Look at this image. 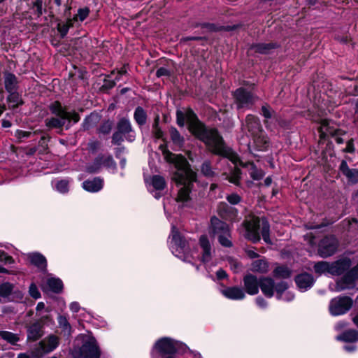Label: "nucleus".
<instances>
[{
	"label": "nucleus",
	"instance_id": "f257e3e1",
	"mask_svg": "<svg viewBox=\"0 0 358 358\" xmlns=\"http://www.w3.org/2000/svg\"><path fill=\"white\" fill-rule=\"evenodd\" d=\"M177 124L183 127L185 120L189 123V131L199 139L202 141L208 148L215 155L220 157H236L231 148L227 146L222 136L215 129L206 128L196 117L192 110L185 114L180 110L176 113Z\"/></svg>",
	"mask_w": 358,
	"mask_h": 358
},
{
	"label": "nucleus",
	"instance_id": "f03ea898",
	"mask_svg": "<svg viewBox=\"0 0 358 358\" xmlns=\"http://www.w3.org/2000/svg\"><path fill=\"white\" fill-rule=\"evenodd\" d=\"M173 169V179L178 185H182L178 190L176 199L180 207L192 206L190 192L193 183L196 182V174L191 169L186 158H164Z\"/></svg>",
	"mask_w": 358,
	"mask_h": 358
},
{
	"label": "nucleus",
	"instance_id": "7ed1b4c3",
	"mask_svg": "<svg viewBox=\"0 0 358 358\" xmlns=\"http://www.w3.org/2000/svg\"><path fill=\"white\" fill-rule=\"evenodd\" d=\"M320 125L318 128V132L320 134V142H319V150H321L320 157H334L335 153L332 150V145L330 143H324L327 138L329 137L334 138V141L338 144L343 143L344 140L341 137L343 134L341 131L338 128V126L331 120L327 119H322L320 120Z\"/></svg>",
	"mask_w": 358,
	"mask_h": 358
},
{
	"label": "nucleus",
	"instance_id": "20e7f679",
	"mask_svg": "<svg viewBox=\"0 0 358 358\" xmlns=\"http://www.w3.org/2000/svg\"><path fill=\"white\" fill-rule=\"evenodd\" d=\"M188 347L178 341L169 338L158 340L152 351V358H176L178 355H185Z\"/></svg>",
	"mask_w": 358,
	"mask_h": 358
},
{
	"label": "nucleus",
	"instance_id": "39448f33",
	"mask_svg": "<svg viewBox=\"0 0 358 358\" xmlns=\"http://www.w3.org/2000/svg\"><path fill=\"white\" fill-rule=\"evenodd\" d=\"M245 237L256 243L261 238V235L266 243H270L269 224L264 217H251L244 222Z\"/></svg>",
	"mask_w": 358,
	"mask_h": 358
},
{
	"label": "nucleus",
	"instance_id": "423d86ee",
	"mask_svg": "<svg viewBox=\"0 0 358 358\" xmlns=\"http://www.w3.org/2000/svg\"><path fill=\"white\" fill-rule=\"evenodd\" d=\"M50 110L55 117L45 120V124L50 128H61L66 126V128L69 129L71 121L76 123L80 120L78 113L67 111L58 101L51 105Z\"/></svg>",
	"mask_w": 358,
	"mask_h": 358
},
{
	"label": "nucleus",
	"instance_id": "0eeeda50",
	"mask_svg": "<svg viewBox=\"0 0 358 358\" xmlns=\"http://www.w3.org/2000/svg\"><path fill=\"white\" fill-rule=\"evenodd\" d=\"M229 159L234 164L235 169L229 176L228 180L230 182L234 183L236 185H239L241 174V170L238 168V166L245 169L250 178L254 180H260L265 175V172L261 168L258 167L257 164L252 162L243 160L247 158Z\"/></svg>",
	"mask_w": 358,
	"mask_h": 358
},
{
	"label": "nucleus",
	"instance_id": "6e6552de",
	"mask_svg": "<svg viewBox=\"0 0 358 358\" xmlns=\"http://www.w3.org/2000/svg\"><path fill=\"white\" fill-rule=\"evenodd\" d=\"M245 127L249 133L254 138V143L259 150H264L268 147L266 138L264 136L263 131L258 118L252 115H248L245 120Z\"/></svg>",
	"mask_w": 358,
	"mask_h": 358
},
{
	"label": "nucleus",
	"instance_id": "1a4fd4ad",
	"mask_svg": "<svg viewBox=\"0 0 358 358\" xmlns=\"http://www.w3.org/2000/svg\"><path fill=\"white\" fill-rule=\"evenodd\" d=\"M81 347H75L72 351L74 358H99L100 351L93 337L83 336Z\"/></svg>",
	"mask_w": 358,
	"mask_h": 358
},
{
	"label": "nucleus",
	"instance_id": "9d476101",
	"mask_svg": "<svg viewBox=\"0 0 358 358\" xmlns=\"http://www.w3.org/2000/svg\"><path fill=\"white\" fill-rule=\"evenodd\" d=\"M124 138L129 142H133L136 138L135 131L132 129L129 119L122 117L117 124V131L112 136V143L119 145L124 141Z\"/></svg>",
	"mask_w": 358,
	"mask_h": 358
},
{
	"label": "nucleus",
	"instance_id": "9b49d317",
	"mask_svg": "<svg viewBox=\"0 0 358 358\" xmlns=\"http://www.w3.org/2000/svg\"><path fill=\"white\" fill-rule=\"evenodd\" d=\"M210 222L212 232L214 235H217L219 243L224 247H231L232 243L228 224L215 217L211 218Z\"/></svg>",
	"mask_w": 358,
	"mask_h": 358
},
{
	"label": "nucleus",
	"instance_id": "f8f14e48",
	"mask_svg": "<svg viewBox=\"0 0 358 358\" xmlns=\"http://www.w3.org/2000/svg\"><path fill=\"white\" fill-rule=\"evenodd\" d=\"M171 250L172 253L182 259L185 257V254L189 247V242L182 236L175 226H172L171 228Z\"/></svg>",
	"mask_w": 358,
	"mask_h": 358
},
{
	"label": "nucleus",
	"instance_id": "ddd939ff",
	"mask_svg": "<svg viewBox=\"0 0 358 358\" xmlns=\"http://www.w3.org/2000/svg\"><path fill=\"white\" fill-rule=\"evenodd\" d=\"M353 305L352 299L347 296H337L329 303V309L333 316H338L348 312Z\"/></svg>",
	"mask_w": 358,
	"mask_h": 358
},
{
	"label": "nucleus",
	"instance_id": "4468645a",
	"mask_svg": "<svg viewBox=\"0 0 358 358\" xmlns=\"http://www.w3.org/2000/svg\"><path fill=\"white\" fill-rule=\"evenodd\" d=\"M59 338L55 335H50L42 340L38 345L31 350L33 358H41L44 354L53 351L59 345Z\"/></svg>",
	"mask_w": 358,
	"mask_h": 358
},
{
	"label": "nucleus",
	"instance_id": "2eb2a0df",
	"mask_svg": "<svg viewBox=\"0 0 358 358\" xmlns=\"http://www.w3.org/2000/svg\"><path fill=\"white\" fill-rule=\"evenodd\" d=\"M145 182L148 190L156 199H159L163 195V191L166 187V182L164 177L155 175L149 179L145 178Z\"/></svg>",
	"mask_w": 358,
	"mask_h": 358
},
{
	"label": "nucleus",
	"instance_id": "dca6fc26",
	"mask_svg": "<svg viewBox=\"0 0 358 358\" xmlns=\"http://www.w3.org/2000/svg\"><path fill=\"white\" fill-rule=\"evenodd\" d=\"M357 278H358V264L336 282L334 290L339 292L355 288Z\"/></svg>",
	"mask_w": 358,
	"mask_h": 358
},
{
	"label": "nucleus",
	"instance_id": "f3484780",
	"mask_svg": "<svg viewBox=\"0 0 358 358\" xmlns=\"http://www.w3.org/2000/svg\"><path fill=\"white\" fill-rule=\"evenodd\" d=\"M338 246V242L335 236H326L319 243L318 254L322 257H328L336 252Z\"/></svg>",
	"mask_w": 358,
	"mask_h": 358
},
{
	"label": "nucleus",
	"instance_id": "a211bd4d",
	"mask_svg": "<svg viewBox=\"0 0 358 358\" xmlns=\"http://www.w3.org/2000/svg\"><path fill=\"white\" fill-rule=\"evenodd\" d=\"M235 98L238 108H239L249 107L255 100V97L250 92L243 88H239L236 90Z\"/></svg>",
	"mask_w": 358,
	"mask_h": 358
},
{
	"label": "nucleus",
	"instance_id": "6ab92c4d",
	"mask_svg": "<svg viewBox=\"0 0 358 358\" xmlns=\"http://www.w3.org/2000/svg\"><path fill=\"white\" fill-rule=\"evenodd\" d=\"M352 263L348 258H342L330 263V275H340L350 268Z\"/></svg>",
	"mask_w": 358,
	"mask_h": 358
},
{
	"label": "nucleus",
	"instance_id": "aec40b11",
	"mask_svg": "<svg viewBox=\"0 0 358 358\" xmlns=\"http://www.w3.org/2000/svg\"><path fill=\"white\" fill-rule=\"evenodd\" d=\"M102 164L110 169H115V163L113 158H95L93 164L86 167V171L89 173H96L101 169Z\"/></svg>",
	"mask_w": 358,
	"mask_h": 358
},
{
	"label": "nucleus",
	"instance_id": "412c9836",
	"mask_svg": "<svg viewBox=\"0 0 358 358\" xmlns=\"http://www.w3.org/2000/svg\"><path fill=\"white\" fill-rule=\"evenodd\" d=\"M243 282L245 291L248 294L255 295L259 292V281L255 275H246L243 278Z\"/></svg>",
	"mask_w": 358,
	"mask_h": 358
},
{
	"label": "nucleus",
	"instance_id": "4be33fe9",
	"mask_svg": "<svg viewBox=\"0 0 358 358\" xmlns=\"http://www.w3.org/2000/svg\"><path fill=\"white\" fill-rule=\"evenodd\" d=\"M199 244L202 250L201 261L206 264L212 257L211 245L206 236L203 235L200 237Z\"/></svg>",
	"mask_w": 358,
	"mask_h": 358
},
{
	"label": "nucleus",
	"instance_id": "5701e85b",
	"mask_svg": "<svg viewBox=\"0 0 358 358\" xmlns=\"http://www.w3.org/2000/svg\"><path fill=\"white\" fill-rule=\"evenodd\" d=\"M295 282L299 289L301 292H305L313 285L314 279L310 274L303 273L296 277Z\"/></svg>",
	"mask_w": 358,
	"mask_h": 358
},
{
	"label": "nucleus",
	"instance_id": "b1692460",
	"mask_svg": "<svg viewBox=\"0 0 358 358\" xmlns=\"http://www.w3.org/2000/svg\"><path fill=\"white\" fill-rule=\"evenodd\" d=\"M340 169L347 178L348 182L351 184L358 182V169H350L345 161L341 162Z\"/></svg>",
	"mask_w": 358,
	"mask_h": 358
},
{
	"label": "nucleus",
	"instance_id": "393cba45",
	"mask_svg": "<svg viewBox=\"0 0 358 358\" xmlns=\"http://www.w3.org/2000/svg\"><path fill=\"white\" fill-rule=\"evenodd\" d=\"M275 283L271 278H262L259 280V287L262 293L267 297H272L274 294Z\"/></svg>",
	"mask_w": 358,
	"mask_h": 358
},
{
	"label": "nucleus",
	"instance_id": "a878e982",
	"mask_svg": "<svg viewBox=\"0 0 358 358\" xmlns=\"http://www.w3.org/2000/svg\"><path fill=\"white\" fill-rule=\"evenodd\" d=\"M221 292L225 297L232 300H241L245 296L244 291L238 287H227Z\"/></svg>",
	"mask_w": 358,
	"mask_h": 358
},
{
	"label": "nucleus",
	"instance_id": "bb28decb",
	"mask_svg": "<svg viewBox=\"0 0 358 358\" xmlns=\"http://www.w3.org/2000/svg\"><path fill=\"white\" fill-rule=\"evenodd\" d=\"M3 83L7 92L17 91L18 80L13 73L5 72L3 74Z\"/></svg>",
	"mask_w": 358,
	"mask_h": 358
},
{
	"label": "nucleus",
	"instance_id": "cd10ccee",
	"mask_svg": "<svg viewBox=\"0 0 358 358\" xmlns=\"http://www.w3.org/2000/svg\"><path fill=\"white\" fill-rule=\"evenodd\" d=\"M83 187L88 192H96L102 189L103 180L99 178L86 180L83 183Z\"/></svg>",
	"mask_w": 358,
	"mask_h": 358
},
{
	"label": "nucleus",
	"instance_id": "c85d7f7f",
	"mask_svg": "<svg viewBox=\"0 0 358 358\" xmlns=\"http://www.w3.org/2000/svg\"><path fill=\"white\" fill-rule=\"evenodd\" d=\"M43 335L42 326L39 323H34L27 329V339L35 341Z\"/></svg>",
	"mask_w": 358,
	"mask_h": 358
},
{
	"label": "nucleus",
	"instance_id": "c756f323",
	"mask_svg": "<svg viewBox=\"0 0 358 358\" xmlns=\"http://www.w3.org/2000/svg\"><path fill=\"white\" fill-rule=\"evenodd\" d=\"M336 339L337 341L347 343L357 342L358 341V331L355 329H349L337 336Z\"/></svg>",
	"mask_w": 358,
	"mask_h": 358
},
{
	"label": "nucleus",
	"instance_id": "7c9ffc66",
	"mask_svg": "<svg viewBox=\"0 0 358 358\" xmlns=\"http://www.w3.org/2000/svg\"><path fill=\"white\" fill-rule=\"evenodd\" d=\"M59 327L62 330L64 336L69 337L71 334V326L67 318L64 315H59L57 317Z\"/></svg>",
	"mask_w": 358,
	"mask_h": 358
},
{
	"label": "nucleus",
	"instance_id": "2f4dec72",
	"mask_svg": "<svg viewBox=\"0 0 358 358\" xmlns=\"http://www.w3.org/2000/svg\"><path fill=\"white\" fill-rule=\"evenodd\" d=\"M90 8L87 7L80 8L78 10L77 13L71 18L76 26L80 25V23L83 22L90 14Z\"/></svg>",
	"mask_w": 358,
	"mask_h": 358
},
{
	"label": "nucleus",
	"instance_id": "473e14b6",
	"mask_svg": "<svg viewBox=\"0 0 358 358\" xmlns=\"http://www.w3.org/2000/svg\"><path fill=\"white\" fill-rule=\"evenodd\" d=\"M251 269L254 272L265 273L268 271V264L264 259H257L252 263Z\"/></svg>",
	"mask_w": 358,
	"mask_h": 358
},
{
	"label": "nucleus",
	"instance_id": "72a5a7b5",
	"mask_svg": "<svg viewBox=\"0 0 358 358\" xmlns=\"http://www.w3.org/2000/svg\"><path fill=\"white\" fill-rule=\"evenodd\" d=\"M29 259L31 263L39 268H45L46 267V259L44 256L39 253H31L29 255Z\"/></svg>",
	"mask_w": 358,
	"mask_h": 358
},
{
	"label": "nucleus",
	"instance_id": "f704fd0d",
	"mask_svg": "<svg viewBox=\"0 0 358 358\" xmlns=\"http://www.w3.org/2000/svg\"><path fill=\"white\" fill-rule=\"evenodd\" d=\"M8 93L9 95L7 97V101L10 108H15L23 103V101L17 91Z\"/></svg>",
	"mask_w": 358,
	"mask_h": 358
},
{
	"label": "nucleus",
	"instance_id": "c9c22d12",
	"mask_svg": "<svg viewBox=\"0 0 358 358\" xmlns=\"http://www.w3.org/2000/svg\"><path fill=\"white\" fill-rule=\"evenodd\" d=\"M46 285L48 289L55 293L61 292L63 289L62 281L59 278H50L47 280Z\"/></svg>",
	"mask_w": 358,
	"mask_h": 358
},
{
	"label": "nucleus",
	"instance_id": "e433bc0d",
	"mask_svg": "<svg viewBox=\"0 0 358 358\" xmlns=\"http://www.w3.org/2000/svg\"><path fill=\"white\" fill-rule=\"evenodd\" d=\"M170 136L173 145L178 148L182 147L184 144V137L180 135L179 131L174 127L170 129Z\"/></svg>",
	"mask_w": 358,
	"mask_h": 358
},
{
	"label": "nucleus",
	"instance_id": "4c0bfd02",
	"mask_svg": "<svg viewBox=\"0 0 358 358\" xmlns=\"http://www.w3.org/2000/svg\"><path fill=\"white\" fill-rule=\"evenodd\" d=\"M134 117L136 123L141 126L145 124L147 120L146 113L144 109L140 106L136 108Z\"/></svg>",
	"mask_w": 358,
	"mask_h": 358
},
{
	"label": "nucleus",
	"instance_id": "58836bf2",
	"mask_svg": "<svg viewBox=\"0 0 358 358\" xmlns=\"http://www.w3.org/2000/svg\"><path fill=\"white\" fill-rule=\"evenodd\" d=\"M76 26L71 18H69L66 22H59L57 24V30L60 33L62 37H64L68 31L69 29Z\"/></svg>",
	"mask_w": 358,
	"mask_h": 358
},
{
	"label": "nucleus",
	"instance_id": "ea45409f",
	"mask_svg": "<svg viewBox=\"0 0 358 358\" xmlns=\"http://www.w3.org/2000/svg\"><path fill=\"white\" fill-rule=\"evenodd\" d=\"M315 273L319 274H330V263L321 261L314 266Z\"/></svg>",
	"mask_w": 358,
	"mask_h": 358
},
{
	"label": "nucleus",
	"instance_id": "a19ab883",
	"mask_svg": "<svg viewBox=\"0 0 358 358\" xmlns=\"http://www.w3.org/2000/svg\"><path fill=\"white\" fill-rule=\"evenodd\" d=\"M290 273V270L287 266H277L273 271L274 277L279 278H287Z\"/></svg>",
	"mask_w": 358,
	"mask_h": 358
},
{
	"label": "nucleus",
	"instance_id": "79ce46f5",
	"mask_svg": "<svg viewBox=\"0 0 358 358\" xmlns=\"http://www.w3.org/2000/svg\"><path fill=\"white\" fill-rule=\"evenodd\" d=\"M288 287V284L284 282L275 285L274 291H275L276 296L278 299H286L283 297V293L287 290Z\"/></svg>",
	"mask_w": 358,
	"mask_h": 358
},
{
	"label": "nucleus",
	"instance_id": "37998d69",
	"mask_svg": "<svg viewBox=\"0 0 358 358\" xmlns=\"http://www.w3.org/2000/svg\"><path fill=\"white\" fill-rule=\"evenodd\" d=\"M0 336L11 344H15L19 341L16 334L9 331H0Z\"/></svg>",
	"mask_w": 358,
	"mask_h": 358
},
{
	"label": "nucleus",
	"instance_id": "c03bdc74",
	"mask_svg": "<svg viewBox=\"0 0 358 358\" xmlns=\"http://www.w3.org/2000/svg\"><path fill=\"white\" fill-rule=\"evenodd\" d=\"M253 48L255 49V52H259L262 54H267L269 52V50L274 48V45L268 43V44H264V43H260L257 44L253 46Z\"/></svg>",
	"mask_w": 358,
	"mask_h": 358
},
{
	"label": "nucleus",
	"instance_id": "a18cd8bd",
	"mask_svg": "<svg viewBox=\"0 0 358 358\" xmlns=\"http://www.w3.org/2000/svg\"><path fill=\"white\" fill-rule=\"evenodd\" d=\"M13 290V285L10 283L6 282L0 285V296L2 297H7Z\"/></svg>",
	"mask_w": 358,
	"mask_h": 358
},
{
	"label": "nucleus",
	"instance_id": "49530a36",
	"mask_svg": "<svg viewBox=\"0 0 358 358\" xmlns=\"http://www.w3.org/2000/svg\"><path fill=\"white\" fill-rule=\"evenodd\" d=\"M55 187L58 192L66 193L69 191V182L65 180L58 181L55 185Z\"/></svg>",
	"mask_w": 358,
	"mask_h": 358
},
{
	"label": "nucleus",
	"instance_id": "de8ad7c7",
	"mask_svg": "<svg viewBox=\"0 0 358 358\" xmlns=\"http://www.w3.org/2000/svg\"><path fill=\"white\" fill-rule=\"evenodd\" d=\"M29 293L30 296L35 299H39L41 297V293L38 291L36 285L34 283L31 284L29 286Z\"/></svg>",
	"mask_w": 358,
	"mask_h": 358
},
{
	"label": "nucleus",
	"instance_id": "09e8293b",
	"mask_svg": "<svg viewBox=\"0 0 358 358\" xmlns=\"http://www.w3.org/2000/svg\"><path fill=\"white\" fill-rule=\"evenodd\" d=\"M0 262H3L5 264H10L14 262V260L12 257L0 250Z\"/></svg>",
	"mask_w": 358,
	"mask_h": 358
},
{
	"label": "nucleus",
	"instance_id": "8fccbe9b",
	"mask_svg": "<svg viewBox=\"0 0 358 358\" xmlns=\"http://www.w3.org/2000/svg\"><path fill=\"white\" fill-rule=\"evenodd\" d=\"M153 133L157 138H161L163 136V131L158 127V118H157L153 124Z\"/></svg>",
	"mask_w": 358,
	"mask_h": 358
},
{
	"label": "nucleus",
	"instance_id": "3c124183",
	"mask_svg": "<svg viewBox=\"0 0 358 358\" xmlns=\"http://www.w3.org/2000/svg\"><path fill=\"white\" fill-rule=\"evenodd\" d=\"M227 200L231 203V204H233V205H235V204H237L241 200V198L239 195H238L237 194H231L230 195H228L227 196Z\"/></svg>",
	"mask_w": 358,
	"mask_h": 358
},
{
	"label": "nucleus",
	"instance_id": "603ef678",
	"mask_svg": "<svg viewBox=\"0 0 358 358\" xmlns=\"http://www.w3.org/2000/svg\"><path fill=\"white\" fill-rule=\"evenodd\" d=\"M201 172L206 176H211L213 175V173L210 166L208 164H207V163H204L202 165V166H201Z\"/></svg>",
	"mask_w": 358,
	"mask_h": 358
},
{
	"label": "nucleus",
	"instance_id": "864d4df0",
	"mask_svg": "<svg viewBox=\"0 0 358 358\" xmlns=\"http://www.w3.org/2000/svg\"><path fill=\"white\" fill-rule=\"evenodd\" d=\"M112 129V124L110 122H104L100 127L99 131L102 134H108Z\"/></svg>",
	"mask_w": 358,
	"mask_h": 358
},
{
	"label": "nucleus",
	"instance_id": "5fc2aeb1",
	"mask_svg": "<svg viewBox=\"0 0 358 358\" xmlns=\"http://www.w3.org/2000/svg\"><path fill=\"white\" fill-rule=\"evenodd\" d=\"M169 71L165 68V67H161L159 69H157L156 72V76L157 77H162L164 76H169Z\"/></svg>",
	"mask_w": 358,
	"mask_h": 358
},
{
	"label": "nucleus",
	"instance_id": "6e6d98bb",
	"mask_svg": "<svg viewBox=\"0 0 358 358\" xmlns=\"http://www.w3.org/2000/svg\"><path fill=\"white\" fill-rule=\"evenodd\" d=\"M344 151L349 153H352L355 151L352 140H350L347 142V145L346 147L344 148Z\"/></svg>",
	"mask_w": 358,
	"mask_h": 358
},
{
	"label": "nucleus",
	"instance_id": "4d7b16f0",
	"mask_svg": "<svg viewBox=\"0 0 358 358\" xmlns=\"http://www.w3.org/2000/svg\"><path fill=\"white\" fill-rule=\"evenodd\" d=\"M262 115L266 118L268 119V118H271V116H272V111L270 110V108L268 107L262 106Z\"/></svg>",
	"mask_w": 358,
	"mask_h": 358
},
{
	"label": "nucleus",
	"instance_id": "13d9d810",
	"mask_svg": "<svg viewBox=\"0 0 358 358\" xmlns=\"http://www.w3.org/2000/svg\"><path fill=\"white\" fill-rule=\"evenodd\" d=\"M256 303L261 308H265L267 306V302L260 296L256 299Z\"/></svg>",
	"mask_w": 358,
	"mask_h": 358
},
{
	"label": "nucleus",
	"instance_id": "bf43d9fd",
	"mask_svg": "<svg viewBox=\"0 0 358 358\" xmlns=\"http://www.w3.org/2000/svg\"><path fill=\"white\" fill-rule=\"evenodd\" d=\"M348 325V322L345 321H340L338 323L336 324L334 328L335 330L337 331H341L344 328H345Z\"/></svg>",
	"mask_w": 358,
	"mask_h": 358
},
{
	"label": "nucleus",
	"instance_id": "052dcab7",
	"mask_svg": "<svg viewBox=\"0 0 358 358\" xmlns=\"http://www.w3.org/2000/svg\"><path fill=\"white\" fill-rule=\"evenodd\" d=\"M31 135V132L24 131H17V137L18 138H27Z\"/></svg>",
	"mask_w": 358,
	"mask_h": 358
},
{
	"label": "nucleus",
	"instance_id": "680f3d73",
	"mask_svg": "<svg viewBox=\"0 0 358 358\" xmlns=\"http://www.w3.org/2000/svg\"><path fill=\"white\" fill-rule=\"evenodd\" d=\"M216 276L218 280H222L227 277V274L223 269H220L216 273Z\"/></svg>",
	"mask_w": 358,
	"mask_h": 358
},
{
	"label": "nucleus",
	"instance_id": "e2e57ef3",
	"mask_svg": "<svg viewBox=\"0 0 358 358\" xmlns=\"http://www.w3.org/2000/svg\"><path fill=\"white\" fill-rule=\"evenodd\" d=\"M231 266L232 269H234V272H238L241 269V265L239 263L235 260H232L231 262Z\"/></svg>",
	"mask_w": 358,
	"mask_h": 358
},
{
	"label": "nucleus",
	"instance_id": "0e129e2a",
	"mask_svg": "<svg viewBox=\"0 0 358 358\" xmlns=\"http://www.w3.org/2000/svg\"><path fill=\"white\" fill-rule=\"evenodd\" d=\"M70 309L73 313H77L79 310V309H80V306H79L78 303H77V302H72L70 304Z\"/></svg>",
	"mask_w": 358,
	"mask_h": 358
},
{
	"label": "nucleus",
	"instance_id": "69168bd1",
	"mask_svg": "<svg viewBox=\"0 0 358 358\" xmlns=\"http://www.w3.org/2000/svg\"><path fill=\"white\" fill-rule=\"evenodd\" d=\"M119 145H120V144ZM125 153H126V152H125L124 147L119 146L118 148H116L115 154L117 155H123V154H125Z\"/></svg>",
	"mask_w": 358,
	"mask_h": 358
},
{
	"label": "nucleus",
	"instance_id": "338daca9",
	"mask_svg": "<svg viewBox=\"0 0 358 358\" xmlns=\"http://www.w3.org/2000/svg\"><path fill=\"white\" fill-rule=\"evenodd\" d=\"M186 353H189L192 357V358H202L201 355L199 353L192 352L189 350V348L188 350L185 354Z\"/></svg>",
	"mask_w": 358,
	"mask_h": 358
},
{
	"label": "nucleus",
	"instance_id": "774afa93",
	"mask_svg": "<svg viewBox=\"0 0 358 358\" xmlns=\"http://www.w3.org/2000/svg\"><path fill=\"white\" fill-rule=\"evenodd\" d=\"M344 349L347 352H352L356 350V346L355 345H345Z\"/></svg>",
	"mask_w": 358,
	"mask_h": 358
}]
</instances>
